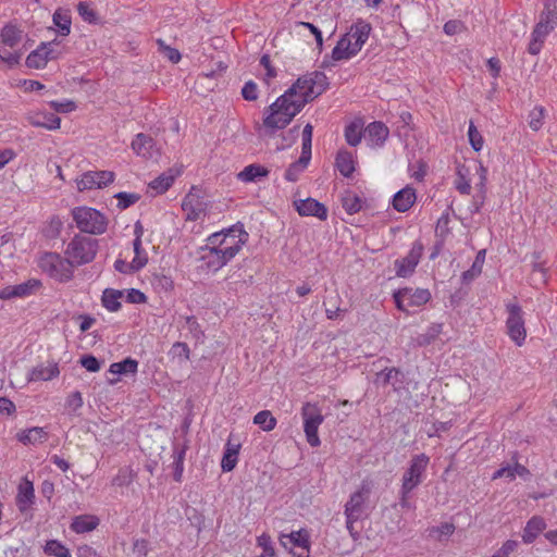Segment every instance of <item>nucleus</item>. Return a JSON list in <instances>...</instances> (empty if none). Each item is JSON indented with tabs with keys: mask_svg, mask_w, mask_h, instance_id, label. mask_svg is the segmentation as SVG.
I'll return each mask as SVG.
<instances>
[{
	"mask_svg": "<svg viewBox=\"0 0 557 557\" xmlns=\"http://www.w3.org/2000/svg\"><path fill=\"white\" fill-rule=\"evenodd\" d=\"M242 96L245 100L253 101L258 99V86L255 82L248 81L242 88Z\"/></svg>",
	"mask_w": 557,
	"mask_h": 557,
	"instance_id": "60",
	"label": "nucleus"
},
{
	"mask_svg": "<svg viewBox=\"0 0 557 557\" xmlns=\"http://www.w3.org/2000/svg\"><path fill=\"white\" fill-rule=\"evenodd\" d=\"M238 453L239 445H232L231 443L226 444L221 461V468L224 472H230L236 467Z\"/></svg>",
	"mask_w": 557,
	"mask_h": 557,
	"instance_id": "38",
	"label": "nucleus"
},
{
	"mask_svg": "<svg viewBox=\"0 0 557 557\" xmlns=\"http://www.w3.org/2000/svg\"><path fill=\"white\" fill-rule=\"evenodd\" d=\"M40 287V281L30 278L24 283L14 285L16 298H25L35 293Z\"/></svg>",
	"mask_w": 557,
	"mask_h": 557,
	"instance_id": "47",
	"label": "nucleus"
},
{
	"mask_svg": "<svg viewBox=\"0 0 557 557\" xmlns=\"http://www.w3.org/2000/svg\"><path fill=\"white\" fill-rule=\"evenodd\" d=\"M22 40V30L13 25L4 26L0 32V61L10 67L16 66L24 53Z\"/></svg>",
	"mask_w": 557,
	"mask_h": 557,
	"instance_id": "5",
	"label": "nucleus"
},
{
	"mask_svg": "<svg viewBox=\"0 0 557 557\" xmlns=\"http://www.w3.org/2000/svg\"><path fill=\"white\" fill-rule=\"evenodd\" d=\"M117 199V208L121 210L127 209L139 200V195L135 193L121 191L114 195Z\"/></svg>",
	"mask_w": 557,
	"mask_h": 557,
	"instance_id": "56",
	"label": "nucleus"
},
{
	"mask_svg": "<svg viewBox=\"0 0 557 557\" xmlns=\"http://www.w3.org/2000/svg\"><path fill=\"white\" fill-rule=\"evenodd\" d=\"M124 298V290L115 288H106L102 292L101 305L109 312H117L122 307V299Z\"/></svg>",
	"mask_w": 557,
	"mask_h": 557,
	"instance_id": "31",
	"label": "nucleus"
},
{
	"mask_svg": "<svg viewBox=\"0 0 557 557\" xmlns=\"http://www.w3.org/2000/svg\"><path fill=\"white\" fill-rule=\"evenodd\" d=\"M327 87L323 72L314 71L300 76L264 112L263 126L271 133L286 127L306 103L320 96Z\"/></svg>",
	"mask_w": 557,
	"mask_h": 557,
	"instance_id": "1",
	"label": "nucleus"
},
{
	"mask_svg": "<svg viewBox=\"0 0 557 557\" xmlns=\"http://www.w3.org/2000/svg\"><path fill=\"white\" fill-rule=\"evenodd\" d=\"M422 253H423L422 244L419 242H416L411 246V248L406 257H404L401 259H397L394 262L396 275L398 277L410 276L414 272L417 265L419 264Z\"/></svg>",
	"mask_w": 557,
	"mask_h": 557,
	"instance_id": "15",
	"label": "nucleus"
},
{
	"mask_svg": "<svg viewBox=\"0 0 557 557\" xmlns=\"http://www.w3.org/2000/svg\"><path fill=\"white\" fill-rule=\"evenodd\" d=\"M58 46L59 44L55 40L42 42L27 55L26 65L36 70L44 69L49 60H54L61 54V51L55 49Z\"/></svg>",
	"mask_w": 557,
	"mask_h": 557,
	"instance_id": "13",
	"label": "nucleus"
},
{
	"mask_svg": "<svg viewBox=\"0 0 557 557\" xmlns=\"http://www.w3.org/2000/svg\"><path fill=\"white\" fill-rule=\"evenodd\" d=\"M98 247L97 239L84 235H75L67 243L64 255L74 268L82 267L94 261Z\"/></svg>",
	"mask_w": 557,
	"mask_h": 557,
	"instance_id": "6",
	"label": "nucleus"
},
{
	"mask_svg": "<svg viewBox=\"0 0 557 557\" xmlns=\"http://www.w3.org/2000/svg\"><path fill=\"white\" fill-rule=\"evenodd\" d=\"M280 542L284 547L296 546L309 550V536L304 530L294 531L290 534H282Z\"/></svg>",
	"mask_w": 557,
	"mask_h": 557,
	"instance_id": "32",
	"label": "nucleus"
},
{
	"mask_svg": "<svg viewBox=\"0 0 557 557\" xmlns=\"http://www.w3.org/2000/svg\"><path fill=\"white\" fill-rule=\"evenodd\" d=\"M77 11H78L79 15L82 16V18L86 22L92 23L97 18L94 9L87 2H79L77 4Z\"/></svg>",
	"mask_w": 557,
	"mask_h": 557,
	"instance_id": "59",
	"label": "nucleus"
},
{
	"mask_svg": "<svg viewBox=\"0 0 557 557\" xmlns=\"http://www.w3.org/2000/svg\"><path fill=\"white\" fill-rule=\"evenodd\" d=\"M336 168L345 177H350L355 172V158L349 151H339L336 157Z\"/></svg>",
	"mask_w": 557,
	"mask_h": 557,
	"instance_id": "36",
	"label": "nucleus"
},
{
	"mask_svg": "<svg viewBox=\"0 0 557 557\" xmlns=\"http://www.w3.org/2000/svg\"><path fill=\"white\" fill-rule=\"evenodd\" d=\"M76 227L87 234L100 235L107 231L108 220L99 210L90 207H76L72 210Z\"/></svg>",
	"mask_w": 557,
	"mask_h": 557,
	"instance_id": "7",
	"label": "nucleus"
},
{
	"mask_svg": "<svg viewBox=\"0 0 557 557\" xmlns=\"http://www.w3.org/2000/svg\"><path fill=\"white\" fill-rule=\"evenodd\" d=\"M248 238L249 234L243 225L236 224L223 232L211 234L207 242L209 245H215L220 253L231 261L242 250Z\"/></svg>",
	"mask_w": 557,
	"mask_h": 557,
	"instance_id": "3",
	"label": "nucleus"
},
{
	"mask_svg": "<svg viewBox=\"0 0 557 557\" xmlns=\"http://www.w3.org/2000/svg\"><path fill=\"white\" fill-rule=\"evenodd\" d=\"M372 27L364 20L355 22L333 48L331 58L335 62L348 61L356 57L369 39Z\"/></svg>",
	"mask_w": 557,
	"mask_h": 557,
	"instance_id": "2",
	"label": "nucleus"
},
{
	"mask_svg": "<svg viewBox=\"0 0 557 557\" xmlns=\"http://www.w3.org/2000/svg\"><path fill=\"white\" fill-rule=\"evenodd\" d=\"M417 200L414 188L406 186L398 190L392 200L393 208L398 212L408 211Z\"/></svg>",
	"mask_w": 557,
	"mask_h": 557,
	"instance_id": "25",
	"label": "nucleus"
},
{
	"mask_svg": "<svg viewBox=\"0 0 557 557\" xmlns=\"http://www.w3.org/2000/svg\"><path fill=\"white\" fill-rule=\"evenodd\" d=\"M394 299L399 310L409 311L410 308L425 305L431 299V293L426 288L405 287L394 294Z\"/></svg>",
	"mask_w": 557,
	"mask_h": 557,
	"instance_id": "11",
	"label": "nucleus"
},
{
	"mask_svg": "<svg viewBox=\"0 0 557 557\" xmlns=\"http://www.w3.org/2000/svg\"><path fill=\"white\" fill-rule=\"evenodd\" d=\"M15 503L22 513H29L33 509L35 504V490L33 482L27 478H23L17 486Z\"/></svg>",
	"mask_w": 557,
	"mask_h": 557,
	"instance_id": "18",
	"label": "nucleus"
},
{
	"mask_svg": "<svg viewBox=\"0 0 557 557\" xmlns=\"http://www.w3.org/2000/svg\"><path fill=\"white\" fill-rule=\"evenodd\" d=\"M371 492L370 484L362 482L359 490L351 494L345 505V517L351 520H359L363 515L364 503Z\"/></svg>",
	"mask_w": 557,
	"mask_h": 557,
	"instance_id": "16",
	"label": "nucleus"
},
{
	"mask_svg": "<svg viewBox=\"0 0 557 557\" xmlns=\"http://www.w3.org/2000/svg\"><path fill=\"white\" fill-rule=\"evenodd\" d=\"M84 405L82 393L78 391L72 392L65 400V408L70 413H76Z\"/></svg>",
	"mask_w": 557,
	"mask_h": 557,
	"instance_id": "57",
	"label": "nucleus"
},
{
	"mask_svg": "<svg viewBox=\"0 0 557 557\" xmlns=\"http://www.w3.org/2000/svg\"><path fill=\"white\" fill-rule=\"evenodd\" d=\"M81 364L84 367L88 372H97L100 370V362L99 360L91 356L86 355L81 358Z\"/></svg>",
	"mask_w": 557,
	"mask_h": 557,
	"instance_id": "63",
	"label": "nucleus"
},
{
	"mask_svg": "<svg viewBox=\"0 0 557 557\" xmlns=\"http://www.w3.org/2000/svg\"><path fill=\"white\" fill-rule=\"evenodd\" d=\"M294 205L301 216H315L321 221L327 219L326 207L313 198L300 199L295 201Z\"/></svg>",
	"mask_w": 557,
	"mask_h": 557,
	"instance_id": "21",
	"label": "nucleus"
},
{
	"mask_svg": "<svg viewBox=\"0 0 557 557\" xmlns=\"http://www.w3.org/2000/svg\"><path fill=\"white\" fill-rule=\"evenodd\" d=\"M298 27L307 28L312 34V36H314L317 47L321 51L323 47V37L321 30L309 22H299Z\"/></svg>",
	"mask_w": 557,
	"mask_h": 557,
	"instance_id": "62",
	"label": "nucleus"
},
{
	"mask_svg": "<svg viewBox=\"0 0 557 557\" xmlns=\"http://www.w3.org/2000/svg\"><path fill=\"white\" fill-rule=\"evenodd\" d=\"M312 132L313 127L311 124L305 125L302 131V149L300 156L304 161H310L311 159Z\"/></svg>",
	"mask_w": 557,
	"mask_h": 557,
	"instance_id": "48",
	"label": "nucleus"
},
{
	"mask_svg": "<svg viewBox=\"0 0 557 557\" xmlns=\"http://www.w3.org/2000/svg\"><path fill=\"white\" fill-rule=\"evenodd\" d=\"M545 109L543 107H535L529 113V126L531 129L537 132L544 124Z\"/></svg>",
	"mask_w": 557,
	"mask_h": 557,
	"instance_id": "54",
	"label": "nucleus"
},
{
	"mask_svg": "<svg viewBox=\"0 0 557 557\" xmlns=\"http://www.w3.org/2000/svg\"><path fill=\"white\" fill-rule=\"evenodd\" d=\"M134 471L129 467H123L119 469L115 476L112 479V485L114 486H128L134 480Z\"/></svg>",
	"mask_w": 557,
	"mask_h": 557,
	"instance_id": "51",
	"label": "nucleus"
},
{
	"mask_svg": "<svg viewBox=\"0 0 557 557\" xmlns=\"http://www.w3.org/2000/svg\"><path fill=\"white\" fill-rule=\"evenodd\" d=\"M138 371V361L133 358H125L120 362L110 364L109 372L116 375L136 374Z\"/></svg>",
	"mask_w": 557,
	"mask_h": 557,
	"instance_id": "37",
	"label": "nucleus"
},
{
	"mask_svg": "<svg viewBox=\"0 0 557 557\" xmlns=\"http://www.w3.org/2000/svg\"><path fill=\"white\" fill-rule=\"evenodd\" d=\"M133 249H134V258L131 261L133 263V268L137 271L143 269L148 262V255L143 249L141 240H133Z\"/></svg>",
	"mask_w": 557,
	"mask_h": 557,
	"instance_id": "46",
	"label": "nucleus"
},
{
	"mask_svg": "<svg viewBox=\"0 0 557 557\" xmlns=\"http://www.w3.org/2000/svg\"><path fill=\"white\" fill-rule=\"evenodd\" d=\"M169 356L178 363H183L189 360L190 350L186 343L176 342L172 345Z\"/></svg>",
	"mask_w": 557,
	"mask_h": 557,
	"instance_id": "45",
	"label": "nucleus"
},
{
	"mask_svg": "<svg viewBox=\"0 0 557 557\" xmlns=\"http://www.w3.org/2000/svg\"><path fill=\"white\" fill-rule=\"evenodd\" d=\"M404 374L396 368L385 369L376 374L374 383L379 386L391 385L395 392L404 387Z\"/></svg>",
	"mask_w": 557,
	"mask_h": 557,
	"instance_id": "24",
	"label": "nucleus"
},
{
	"mask_svg": "<svg viewBox=\"0 0 557 557\" xmlns=\"http://www.w3.org/2000/svg\"><path fill=\"white\" fill-rule=\"evenodd\" d=\"M53 24L61 36H67L71 32V15L67 10L58 9L53 14Z\"/></svg>",
	"mask_w": 557,
	"mask_h": 557,
	"instance_id": "39",
	"label": "nucleus"
},
{
	"mask_svg": "<svg viewBox=\"0 0 557 557\" xmlns=\"http://www.w3.org/2000/svg\"><path fill=\"white\" fill-rule=\"evenodd\" d=\"M485 253H486L485 249H481L478 252V255L472 263L471 269H469L468 271H465L462 273L463 282H470V281L474 280L478 275L481 274L482 268H483V264L485 261Z\"/></svg>",
	"mask_w": 557,
	"mask_h": 557,
	"instance_id": "41",
	"label": "nucleus"
},
{
	"mask_svg": "<svg viewBox=\"0 0 557 557\" xmlns=\"http://www.w3.org/2000/svg\"><path fill=\"white\" fill-rule=\"evenodd\" d=\"M310 161H304L302 157L295 162H293L288 169L286 170L284 177L288 182H296L299 177V174L307 168Z\"/></svg>",
	"mask_w": 557,
	"mask_h": 557,
	"instance_id": "50",
	"label": "nucleus"
},
{
	"mask_svg": "<svg viewBox=\"0 0 557 557\" xmlns=\"http://www.w3.org/2000/svg\"><path fill=\"white\" fill-rule=\"evenodd\" d=\"M506 309L508 312L506 321L508 335L516 345L521 346L527 336L522 309L518 304H508Z\"/></svg>",
	"mask_w": 557,
	"mask_h": 557,
	"instance_id": "12",
	"label": "nucleus"
},
{
	"mask_svg": "<svg viewBox=\"0 0 557 557\" xmlns=\"http://www.w3.org/2000/svg\"><path fill=\"white\" fill-rule=\"evenodd\" d=\"M518 547V542L507 540L492 557H508Z\"/></svg>",
	"mask_w": 557,
	"mask_h": 557,
	"instance_id": "64",
	"label": "nucleus"
},
{
	"mask_svg": "<svg viewBox=\"0 0 557 557\" xmlns=\"http://www.w3.org/2000/svg\"><path fill=\"white\" fill-rule=\"evenodd\" d=\"M178 172L169 170L149 183V188L154 190L157 195L165 193L174 183Z\"/></svg>",
	"mask_w": 557,
	"mask_h": 557,
	"instance_id": "35",
	"label": "nucleus"
},
{
	"mask_svg": "<svg viewBox=\"0 0 557 557\" xmlns=\"http://www.w3.org/2000/svg\"><path fill=\"white\" fill-rule=\"evenodd\" d=\"M547 524L543 517L533 516L530 518L522 532V541L524 544L533 543L536 537L546 529Z\"/></svg>",
	"mask_w": 557,
	"mask_h": 557,
	"instance_id": "27",
	"label": "nucleus"
},
{
	"mask_svg": "<svg viewBox=\"0 0 557 557\" xmlns=\"http://www.w3.org/2000/svg\"><path fill=\"white\" fill-rule=\"evenodd\" d=\"M454 186L461 195L470 194V191H471V171L468 166H466L463 164H460L457 166Z\"/></svg>",
	"mask_w": 557,
	"mask_h": 557,
	"instance_id": "34",
	"label": "nucleus"
},
{
	"mask_svg": "<svg viewBox=\"0 0 557 557\" xmlns=\"http://www.w3.org/2000/svg\"><path fill=\"white\" fill-rule=\"evenodd\" d=\"M28 123L35 127H42L49 131L59 129L61 126V119L53 113L34 110L26 114Z\"/></svg>",
	"mask_w": 557,
	"mask_h": 557,
	"instance_id": "22",
	"label": "nucleus"
},
{
	"mask_svg": "<svg viewBox=\"0 0 557 557\" xmlns=\"http://www.w3.org/2000/svg\"><path fill=\"white\" fill-rule=\"evenodd\" d=\"M557 25V0L544 2V10L540 15L528 47L529 53L536 55L540 53L547 35Z\"/></svg>",
	"mask_w": 557,
	"mask_h": 557,
	"instance_id": "4",
	"label": "nucleus"
},
{
	"mask_svg": "<svg viewBox=\"0 0 557 557\" xmlns=\"http://www.w3.org/2000/svg\"><path fill=\"white\" fill-rule=\"evenodd\" d=\"M300 414L304 423L306 440L311 447H318L321 444L318 431L324 422V416L317 403L307 401L302 405Z\"/></svg>",
	"mask_w": 557,
	"mask_h": 557,
	"instance_id": "9",
	"label": "nucleus"
},
{
	"mask_svg": "<svg viewBox=\"0 0 557 557\" xmlns=\"http://www.w3.org/2000/svg\"><path fill=\"white\" fill-rule=\"evenodd\" d=\"M468 138L470 146L474 151H481L484 145V139L480 132L478 131L476 126L474 125L473 121H470L469 128H468Z\"/></svg>",
	"mask_w": 557,
	"mask_h": 557,
	"instance_id": "55",
	"label": "nucleus"
},
{
	"mask_svg": "<svg viewBox=\"0 0 557 557\" xmlns=\"http://www.w3.org/2000/svg\"><path fill=\"white\" fill-rule=\"evenodd\" d=\"M16 438L24 445H38L47 441L48 432L45 428L33 426L18 432Z\"/></svg>",
	"mask_w": 557,
	"mask_h": 557,
	"instance_id": "29",
	"label": "nucleus"
},
{
	"mask_svg": "<svg viewBox=\"0 0 557 557\" xmlns=\"http://www.w3.org/2000/svg\"><path fill=\"white\" fill-rule=\"evenodd\" d=\"M362 127L358 123H350L345 128V138L350 146H357L362 138Z\"/></svg>",
	"mask_w": 557,
	"mask_h": 557,
	"instance_id": "53",
	"label": "nucleus"
},
{
	"mask_svg": "<svg viewBox=\"0 0 557 557\" xmlns=\"http://www.w3.org/2000/svg\"><path fill=\"white\" fill-rule=\"evenodd\" d=\"M257 546L262 549L259 556L262 557H276V552L271 536L267 533H262L257 537Z\"/></svg>",
	"mask_w": 557,
	"mask_h": 557,
	"instance_id": "49",
	"label": "nucleus"
},
{
	"mask_svg": "<svg viewBox=\"0 0 557 557\" xmlns=\"http://www.w3.org/2000/svg\"><path fill=\"white\" fill-rule=\"evenodd\" d=\"M60 374L57 363L39 364L32 369L28 374V381H50Z\"/></svg>",
	"mask_w": 557,
	"mask_h": 557,
	"instance_id": "30",
	"label": "nucleus"
},
{
	"mask_svg": "<svg viewBox=\"0 0 557 557\" xmlns=\"http://www.w3.org/2000/svg\"><path fill=\"white\" fill-rule=\"evenodd\" d=\"M253 423L264 432H271L277 424L276 418L270 410H261L253 417Z\"/></svg>",
	"mask_w": 557,
	"mask_h": 557,
	"instance_id": "40",
	"label": "nucleus"
},
{
	"mask_svg": "<svg viewBox=\"0 0 557 557\" xmlns=\"http://www.w3.org/2000/svg\"><path fill=\"white\" fill-rule=\"evenodd\" d=\"M124 297L126 298V301L129 304H144L147 300L146 295L136 288H129L124 290Z\"/></svg>",
	"mask_w": 557,
	"mask_h": 557,
	"instance_id": "58",
	"label": "nucleus"
},
{
	"mask_svg": "<svg viewBox=\"0 0 557 557\" xmlns=\"http://www.w3.org/2000/svg\"><path fill=\"white\" fill-rule=\"evenodd\" d=\"M199 253L201 268L207 272H216L230 262L224 255L220 253L215 245H209L208 242L205 247L200 248Z\"/></svg>",
	"mask_w": 557,
	"mask_h": 557,
	"instance_id": "17",
	"label": "nucleus"
},
{
	"mask_svg": "<svg viewBox=\"0 0 557 557\" xmlns=\"http://www.w3.org/2000/svg\"><path fill=\"white\" fill-rule=\"evenodd\" d=\"M44 552L53 557H72L70 549L58 540L48 541Z\"/></svg>",
	"mask_w": 557,
	"mask_h": 557,
	"instance_id": "44",
	"label": "nucleus"
},
{
	"mask_svg": "<svg viewBox=\"0 0 557 557\" xmlns=\"http://www.w3.org/2000/svg\"><path fill=\"white\" fill-rule=\"evenodd\" d=\"M49 106L53 110H55L57 112H60V113H69V112L74 111L76 108L75 103L71 100H62V101L52 100L49 102Z\"/></svg>",
	"mask_w": 557,
	"mask_h": 557,
	"instance_id": "61",
	"label": "nucleus"
},
{
	"mask_svg": "<svg viewBox=\"0 0 557 557\" xmlns=\"http://www.w3.org/2000/svg\"><path fill=\"white\" fill-rule=\"evenodd\" d=\"M388 134V128L382 122H372L364 128L363 138L368 146L380 147L387 139Z\"/></svg>",
	"mask_w": 557,
	"mask_h": 557,
	"instance_id": "23",
	"label": "nucleus"
},
{
	"mask_svg": "<svg viewBox=\"0 0 557 557\" xmlns=\"http://www.w3.org/2000/svg\"><path fill=\"white\" fill-rule=\"evenodd\" d=\"M132 149L137 156L145 159L152 158L157 153L153 139L143 133L137 134L133 139Z\"/></svg>",
	"mask_w": 557,
	"mask_h": 557,
	"instance_id": "26",
	"label": "nucleus"
},
{
	"mask_svg": "<svg viewBox=\"0 0 557 557\" xmlns=\"http://www.w3.org/2000/svg\"><path fill=\"white\" fill-rule=\"evenodd\" d=\"M268 175L269 171L264 166L259 164H249L237 174V178L243 183H255Z\"/></svg>",
	"mask_w": 557,
	"mask_h": 557,
	"instance_id": "33",
	"label": "nucleus"
},
{
	"mask_svg": "<svg viewBox=\"0 0 557 557\" xmlns=\"http://www.w3.org/2000/svg\"><path fill=\"white\" fill-rule=\"evenodd\" d=\"M114 181V173L111 171H88L76 180L79 191L95 188H103Z\"/></svg>",
	"mask_w": 557,
	"mask_h": 557,
	"instance_id": "14",
	"label": "nucleus"
},
{
	"mask_svg": "<svg viewBox=\"0 0 557 557\" xmlns=\"http://www.w3.org/2000/svg\"><path fill=\"white\" fill-rule=\"evenodd\" d=\"M100 520L95 515H79L73 518L71 530L76 534H84L94 531L99 525Z\"/></svg>",
	"mask_w": 557,
	"mask_h": 557,
	"instance_id": "28",
	"label": "nucleus"
},
{
	"mask_svg": "<svg viewBox=\"0 0 557 557\" xmlns=\"http://www.w3.org/2000/svg\"><path fill=\"white\" fill-rule=\"evenodd\" d=\"M455 531V525L449 522H444L441 525L430 529L429 535L437 541L447 540Z\"/></svg>",
	"mask_w": 557,
	"mask_h": 557,
	"instance_id": "52",
	"label": "nucleus"
},
{
	"mask_svg": "<svg viewBox=\"0 0 557 557\" xmlns=\"http://www.w3.org/2000/svg\"><path fill=\"white\" fill-rule=\"evenodd\" d=\"M475 172L479 175V181L475 183L476 193L469 206L471 214H475L481 210L486 197L487 169L482 164V162H479Z\"/></svg>",
	"mask_w": 557,
	"mask_h": 557,
	"instance_id": "19",
	"label": "nucleus"
},
{
	"mask_svg": "<svg viewBox=\"0 0 557 557\" xmlns=\"http://www.w3.org/2000/svg\"><path fill=\"white\" fill-rule=\"evenodd\" d=\"M429 463L430 457L425 454L412 456L401 476V486H404L405 494L411 493L423 482Z\"/></svg>",
	"mask_w": 557,
	"mask_h": 557,
	"instance_id": "10",
	"label": "nucleus"
},
{
	"mask_svg": "<svg viewBox=\"0 0 557 557\" xmlns=\"http://www.w3.org/2000/svg\"><path fill=\"white\" fill-rule=\"evenodd\" d=\"M342 206L348 214H355L361 210L362 200L358 195L346 191L342 197Z\"/></svg>",
	"mask_w": 557,
	"mask_h": 557,
	"instance_id": "42",
	"label": "nucleus"
},
{
	"mask_svg": "<svg viewBox=\"0 0 557 557\" xmlns=\"http://www.w3.org/2000/svg\"><path fill=\"white\" fill-rule=\"evenodd\" d=\"M186 455V447L174 446L173 448V467H174V480L180 482L184 471V459Z\"/></svg>",
	"mask_w": 557,
	"mask_h": 557,
	"instance_id": "43",
	"label": "nucleus"
},
{
	"mask_svg": "<svg viewBox=\"0 0 557 557\" xmlns=\"http://www.w3.org/2000/svg\"><path fill=\"white\" fill-rule=\"evenodd\" d=\"M206 205L202 198L194 191H189L182 201V210L189 221H197L205 214Z\"/></svg>",
	"mask_w": 557,
	"mask_h": 557,
	"instance_id": "20",
	"label": "nucleus"
},
{
	"mask_svg": "<svg viewBox=\"0 0 557 557\" xmlns=\"http://www.w3.org/2000/svg\"><path fill=\"white\" fill-rule=\"evenodd\" d=\"M38 267L49 277L65 283L73 278L74 267L69 258L57 252H45L38 260Z\"/></svg>",
	"mask_w": 557,
	"mask_h": 557,
	"instance_id": "8",
	"label": "nucleus"
}]
</instances>
